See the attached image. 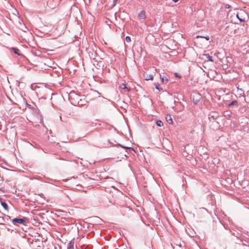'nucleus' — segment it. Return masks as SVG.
Returning <instances> with one entry per match:
<instances>
[{"label":"nucleus","instance_id":"3","mask_svg":"<svg viewBox=\"0 0 249 249\" xmlns=\"http://www.w3.org/2000/svg\"><path fill=\"white\" fill-rule=\"evenodd\" d=\"M231 94L228 93L222 95L223 101L224 102L223 106H224V105L225 106V103H228V101L231 99Z\"/></svg>","mask_w":249,"mask_h":249},{"label":"nucleus","instance_id":"8","mask_svg":"<svg viewBox=\"0 0 249 249\" xmlns=\"http://www.w3.org/2000/svg\"><path fill=\"white\" fill-rule=\"evenodd\" d=\"M11 50H12L13 51L14 53H15V54H18V55H21L20 53V51L19 49H18V48H11L10 49Z\"/></svg>","mask_w":249,"mask_h":249},{"label":"nucleus","instance_id":"11","mask_svg":"<svg viewBox=\"0 0 249 249\" xmlns=\"http://www.w3.org/2000/svg\"><path fill=\"white\" fill-rule=\"evenodd\" d=\"M1 205H2V206L3 207V208L5 210H6V211L8 210V206L6 202H5L4 201H1Z\"/></svg>","mask_w":249,"mask_h":249},{"label":"nucleus","instance_id":"1","mask_svg":"<svg viewBox=\"0 0 249 249\" xmlns=\"http://www.w3.org/2000/svg\"><path fill=\"white\" fill-rule=\"evenodd\" d=\"M119 89L120 91L124 93L128 92L130 90V89L127 87L124 83L120 84L119 86Z\"/></svg>","mask_w":249,"mask_h":249},{"label":"nucleus","instance_id":"25","mask_svg":"<svg viewBox=\"0 0 249 249\" xmlns=\"http://www.w3.org/2000/svg\"><path fill=\"white\" fill-rule=\"evenodd\" d=\"M218 221H219V222H220L222 224H222V223L221 222V221L220 220V219H218Z\"/></svg>","mask_w":249,"mask_h":249},{"label":"nucleus","instance_id":"21","mask_svg":"<svg viewBox=\"0 0 249 249\" xmlns=\"http://www.w3.org/2000/svg\"><path fill=\"white\" fill-rule=\"evenodd\" d=\"M218 92H219V93H221L224 92L225 91H224V90L222 89H219Z\"/></svg>","mask_w":249,"mask_h":249},{"label":"nucleus","instance_id":"23","mask_svg":"<svg viewBox=\"0 0 249 249\" xmlns=\"http://www.w3.org/2000/svg\"><path fill=\"white\" fill-rule=\"evenodd\" d=\"M230 6L229 5L227 6V7H226V8H230Z\"/></svg>","mask_w":249,"mask_h":249},{"label":"nucleus","instance_id":"14","mask_svg":"<svg viewBox=\"0 0 249 249\" xmlns=\"http://www.w3.org/2000/svg\"><path fill=\"white\" fill-rule=\"evenodd\" d=\"M156 124L158 126H163V123L162 122V121H161L160 120H158L156 122Z\"/></svg>","mask_w":249,"mask_h":249},{"label":"nucleus","instance_id":"4","mask_svg":"<svg viewBox=\"0 0 249 249\" xmlns=\"http://www.w3.org/2000/svg\"><path fill=\"white\" fill-rule=\"evenodd\" d=\"M225 106H227L229 108H230L232 106H235L236 107H238V103L237 101L236 100H233L230 103H225Z\"/></svg>","mask_w":249,"mask_h":249},{"label":"nucleus","instance_id":"18","mask_svg":"<svg viewBox=\"0 0 249 249\" xmlns=\"http://www.w3.org/2000/svg\"><path fill=\"white\" fill-rule=\"evenodd\" d=\"M226 214H224V213L223 212L222 213V214H221L219 213V216H222V217H224V216H226Z\"/></svg>","mask_w":249,"mask_h":249},{"label":"nucleus","instance_id":"2","mask_svg":"<svg viewBox=\"0 0 249 249\" xmlns=\"http://www.w3.org/2000/svg\"><path fill=\"white\" fill-rule=\"evenodd\" d=\"M26 220V218H15L12 220V223L14 224H16V223L18 224H22L23 225L25 224Z\"/></svg>","mask_w":249,"mask_h":249},{"label":"nucleus","instance_id":"27","mask_svg":"<svg viewBox=\"0 0 249 249\" xmlns=\"http://www.w3.org/2000/svg\"><path fill=\"white\" fill-rule=\"evenodd\" d=\"M196 96H198V97H199V96H200V95L198 94V95L197 94Z\"/></svg>","mask_w":249,"mask_h":249},{"label":"nucleus","instance_id":"12","mask_svg":"<svg viewBox=\"0 0 249 249\" xmlns=\"http://www.w3.org/2000/svg\"><path fill=\"white\" fill-rule=\"evenodd\" d=\"M237 19L240 21V22H244L245 21V19L244 18H242L239 17V14L237 13L236 15Z\"/></svg>","mask_w":249,"mask_h":249},{"label":"nucleus","instance_id":"19","mask_svg":"<svg viewBox=\"0 0 249 249\" xmlns=\"http://www.w3.org/2000/svg\"><path fill=\"white\" fill-rule=\"evenodd\" d=\"M197 38H198V37H203V38H205L206 40H209V37H202L201 36H196Z\"/></svg>","mask_w":249,"mask_h":249},{"label":"nucleus","instance_id":"13","mask_svg":"<svg viewBox=\"0 0 249 249\" xmlns=\"http://www.w3.org/2000/svg\"><path fill=\"white\" fill-rule=\"evenodd\" d=\"M160 79H161V81L163 83H166L168 80L166 77H164L163 76H160Z\"/></svg>","mask_w":249,"mask_h":249},{"label":"nucleus","instance_id":"7","mask_svg":"<svg viewBox=\"0 0 249 249\" xmlns=\"http://www.w3.org/2000/svg\"><path fill=\"white\" fill-rule=\"evenodd\" d=\"M138 18L140 19H143L145 18L146 16H145V12L143 11H141L138 15Z\"/></svg>","mask_w":249,"mask_h":249},{"label":"nucleus","instance_id":"26","mask_svg":"<svg viewBox=\"0 0 249 249\" xmlns=\"http://www.w3.org/2000/svg\"><path fill=\"white\" fill-rule=\"evenodd\" d=\"M115 3L113 2V4L112 6H114V5H115Z\"/></svg>","mask_w":249,"mask_h":249},{"label":"nucleus","instance_id":"16","mask_svg":"<svg viewBox=\"0 0 249 249\" xmlns=\"http://www.w3.org/2000/svg\"><path fill=\"white\" fill-rule=\"evenodd\" d=\"M204 55L209 60L212 61H213V60L211 59V57L209 54H206Z\"/></svg>","mask_w":249,"mask_h":249},{"label":"nucleus","instance_id":"6","mask_svg":"<svg viewBox=\"0 0 249 249\" xmlns=\"http://www.w3.org/2000/svg\"><path fill=\"white\" fill-rule=\"evenodd\" d=\"M165 118H166V120L167 122L169 124H172L173 123V120H172V118L171 116L170 115L167 114Z\"/></svg>","mask_w":249,"mask_h":249},{"label":"nucleus","instance_id":"28","mask_svg":"<svg viewBox=\"0 0 249 249\" xmlns=\"http://www.w3.org/2000/svg\"><path fill=\"white\" fill-rule=\"evenodd\" d=\"M221 59L220 58H219V61H221Z\"/></svg>","mask_w":249,"mask_h":249},{"label":"nucleus","instance_id":"15","mask_svg":"<svg viewBox=\"0 0 249 249\" xmlns=\"http://www.w3.org/2000/svg\"><path fill=\"white\" fill-rule=\"evenodd\" d=\"M155 86L156 89H158L159 90H162V89L159 87L158 84H155Z\"/></svg>","mask_w":249,"mask_h":249},{"label":"nucleus","instance_id":"20","mask_svg":"<svg viewBox=\"0 0 249 249\" xmlns=\"http://www.w3.org/2000/svg\"><path fill=\"white\" fill-rule=\"evenodd\" d=\"M222 52H224V50L222 48L219 49V53L218 54H219L221 53Z\"/></svg>","mask_w":249,"mask_h":249},{"label":"nucleus","instance_id":"10","mask_svg":"<svg viewBox=\"0 0 249 249\" xmlns=\"http://www.w3.org/2000/svg\"><path fill=\"white\" fill-rule=\"evenodd\" d=\"M217 118V116L216 114L215 115L214 114H213L212 113L210 114L209 119L211 121H213V120H216Z\"/></svg>","mask_w":249,"mask_h":249},{"label":"nucleus","instance_id":"17","mask_svg":"<svg viewBox=\"0 0 249 249\" xmlns=\"http://www.w3.org/2000/svg\"><path fill=\"white\" fill-rule=\"evenodd\" d=\"M125 40L127 42H129L131 41V38L129 36H127L125 37Z\"/></svg>","mask_w":249,"mask_h":249},{"label":"nucleus","instance_id":"9","mask_svg":"<svg viewBox=\"0 0 249 249\" xmlns=\"http://www.w3.org/2000/svg\"><path fill=\"white\" fill-rule=\"evenodd\" d=\"M67 249H76L77 247L76 246L74 247L73 243L70 242L69 243V244L68 245Z\"/></svg>","mask_w":249,"mask_h":249},{"label":"nucleus","instance_id":"22","mask_svg":"<svg viewBox=\"0 0 249 249\" xmlns=\"http://www.w3.org/2000/svg\"><path fill=\"white\" fill-rule=\"evenodd\" d=\"M198 100H199L198 99H197V100L195 101V104H197V102H198Z\"/></svg>","mask_w":249,"mask_h":249},{"label":"nucleus","instance_id":"5","mask_svg":"<svg viewBox=\"0 0 249 249\" xmlns=\"http://www.w3.org/2000/svg\"><path fill=\"white\" fill-rule=\"evenodd\" d=\"M143 77L146 80H153V76L147 73H145L143 74Z\"/></svg>","mask_w":249,"mask_h":249},{"label":"nucleus","instance_id":"24","mask_svg":"<svg viewBox=\"0 0 249 249\" xmlns=\"http://www.w3.org/2000/svg\"><path fill=\"white\" fill-rule=\"evenodd\" d=\"M220 98H221V96H219V98H218V100H220Z\"/></svg>","mask_w":249,"mask_h":249}]
</instances>
